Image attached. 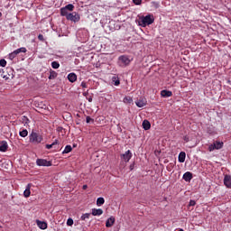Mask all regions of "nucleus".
Returning a JSON list of instances; mask_svg holds the SVG:
<instances>
[{"label": "nucleus", "instance_id": "obj_1", "mask_svg": "<svg viewBox=\"0 0 231 231\" xmlns=\"http://www.w3.org/2000/svg\"><path fill=\"white\" fill-rule=\"evenodd\" d=\"M44 137L37 132L32 131L29 135V142L34 143L35 145L42 143Z\"/></svg>", "mask_w": 231, "mask_h": 231}, {"label": "nucleus", "instance_id": "obj_2", "mask_svg": "<svg viewBox=\"0 0 231 231\" xmlns=\"http://www.w3.org/2000/svg\"><path fill=\"white\" fill-rule=\"evenodd\" d=\"M141 26L145 27L152 24L154 23V15L147 14L140 18Z\"/></svg>", "mask_w": 231, "mask_h": 231}, {"label": "nucleus", "instance_id": "obj_3", "mask_svg": "<svg viewBox=\"0 0 231 231\" xmlns=\"http://www.w3.org/2000/svg\"><path fill=\"white\" fill-rule=\"evenodd\" d=\"M224 143L219 141H215L212 144L208 146L209 152H212V151L223 149Z\"/></svg>", "mask_w": 231, "mask_h": 231}, {"label": "nucleus", "instance_id": "obj_4", "mask_svg": "<svg viewBox=\"0 0 231 231\" xmlns=\"http://www.w3.org/2000/svg\"><path fill=\"white\" fill-rule=\"evenodd\" d=\"M67 21H71L72 23H79L80 21V14L77 12H72L67 16Z\"/></svg>", "mask_w": 231, "mask_h": 231}, {"label": "nucleus", "instance_id": "obj_5", "mask_svg": "<svg viewBox=\"0 0 231 231\" xmlns=\"http://www.w3.org/2000/svg\"><path fill=\"white\" fill-rule=\"evenodd\" d=\"M131 158H133V152H131V150H127L125 153L121 154V161L125 162V163L129 162Z\"/></svg>", "mask_w": 231, "mask_h": 231}, {"label": "nucleus", "instance_id": "obj_6", "mask_svg": "<svg viewBox=\"0 0 231 231\" xmlns=\"http://www.w3.org/2000/svg\"><path fill=\"white\" fill-rule=\"evenodd\" d=\"M36 164L39 167H51V162L46 160V159H37Z\"/></svg>", "mask_w": 231, "mask_h": 231}, {"label": "nucleus", "instance_id": "obj_7", "mask_svg": "<svg viewBox=\"0 0 231 231\" xmlns=\"http://www.w3.org/2000/svg\"><path fill=\"white\" fill-rule=\"evenodd\" d=\"M119 62H122L123 66H129L131 64V60L128 56L122 55L118 58Z\"/></svg>", "mask_w": 231, "mask_h": 231}, {"label": "nucleus", "instance_id": "obj_8", "mask_svg": "<svg viewBox=\"0 0 231 231\" xmlns=\"http://www.w3.org/2000/svg\"><path fill=\"white\" fill-rule=\"evenodd\" d=\"M135 105L137 106V107H144V106H147V99L141 97L135 101Z\"/></svg>", "mask_w": 231, "mask_h": 231}, {"label": "nucleus", "instance_id": "obj_9", "mask_svg": "<svg viewBox=\"0 0 231 231\" xmlns=\"http://www.w3.org/2000/svg\"><path fill=\"white\" fill-rule=\"evenodd\" d=\"M224 185L226 187V189H231V175H225Z\"/></svg>", "mask_w": 231, "mask_h": 231}, {"label": "nucleus", "instance_id": "obj_10", "mask_svg": "<svg viewBox=\"0 0 231 231\" xmlns=\"http://www.w3.org/2000/svg\"><path fill=\"white\" fill-rule=\"evenodd\" d=\"M6 151H8V143L2 141L0 143V152H6Z\"/></svg>", "mask_w": 231, "mask_h": 231}, {"label": "nucleus", "instance_id": "obj_11", "mask_svg": "<svg viewBox=\"0 0 231 231\" xmlns=\"http://www.w3.org/2000/svg\"><path fill=\"white\" fill-rule=\"evenodd\" d=\"M113 225H115V217H110L106 222V228H111Z\"/></svg>", "mask_w": 231, "mask_h": 231}, {"label": "nucleus", "instance_id": "obj_12", "mask_svg": "<svg viewBox=\"0 0 231 231\" xmlns=\"http://www.w3.org/2000/svg\"><path fill=\"white\" fill-rule=\"evenodd\" d=\"M172 96V91L170 90H162L161 91V97L163 98H169V97Z\"/></svg>", "mask_w": 231, "mask_h": 231}, {"label": "nucleus", "instance_id": "obj_13", "mask_svg": "<svg viewBox=\"0 0 231 231\" xmlns=\"http://www.w3.org/2000/svg\"><path fill=\"white\" fill-rule=\"evenodd\" d=\"M37 225L41 230H46L48 228V224L46 222L37 220Z\"/></svg>", "mask_w": 231, "mask_h": 231}, {"label": "nucleus", "instance_id": "obj_14", "mask_svg": "<svg viewBox=\"0 0 231 231\" xmlns=\"http://www.w3.org/2000/svg\"><path fill=\"white\" fill-rule=\"evenodd\" d=\"M182 178L184 181H190L192 180V173L190 171H187L183 174Z\"/></svg>", "mask_w": 231, "mask_h": 231}, {"label": "nucleus", "instance_id": "obj_15", "mask_svg": "<svg viewBox=\"0 0 231 231\" xmlns=\"http://www.w3.org/2000/svg\"><path fill=\"white\" fill-rule=\"evenodd\" d=\"M30 189H32V184H28L26 186V189L23 191L24 198H30V195L32 194V191H30Z\"/></svg>", "mask_w": 231, "mask_h": 231}, {"label": "nucleus", "instance_id": "obj_16", "mask_svg": "<svg viewBox=\"0 0 231 231\" xmlns=\"http://www.w3.org/2000/svg\"><path fill=\"white\" fill-rule=\"evenodd\" d=\"M71 13H69V11L68 9H66V7H62L60 9V15H62V17H66V19H68V16Z\"/></svg>", "mask_w": 231, "mask_h": 231}, {"label": "nucleus", "instance_id": "obj_17", "mask_svg": "<svg viewBox=\"0 0 231 231\" xmlns=\"http://www.w3.org/2000/svg\"><path fill=\"white\" fill-rule=\"evenodd\" d=\"M68 80L71 83L77 82V74L71 72L68 75Z\"/></svg>", "mask_w": 231, "mask_h": 231}, {"label": "nucleus", "instance_id": "obj_18", "mask_svg": "<svg viewBox=\"0 0 231 231\" xmlns=\"http://www.w3.org/2000/svg\"><path fill=\"white\" fill-rule=\"evenodd\" d=\"M185 158H187V153H185V152H180L179 153V162H180V163H184L185 162Z\"/></svg>", "mask_w": 231, "mask_h": 231}, {"label": "nucleus", "instance_id": "obj_19", "mask_svg": "<svg viewBox=\"0 0 231 231\" xmlns=\"http://www.w3.org/2000/svg\"><path fill=\"white\" fill-rule=\"evenodd\" d=\"M104 214V210L102 208H93L92 209V216H102Z\"/></svg>", "mask_w": 231, "mask_h": 231}, {"label": "nucleus", "instance_id": "obj_20", "mask_svg": "<svg viewBox=\"0 0 231 231\" xmlns=\"http://www.w3.org/2000/svg\"><path fill=\"white\" fill-rule=\"evenodd\" d=\"M143 128L144 129V131H149V129H151V122H149L148 120H143Z\"/></svg>", "mask_w": 231, "mask_h": 231}, {"label": "nucleus", "instance_id": "obj_21", "mask_svg": "<svg viewBox=\"0 0 231 231\" xmlns=\"http://www.w3.org/2000/svg\"><path fill=\"white\" fill-rule=\"evenodd\" d=\"M57 76H58L57 72L55 70L51 69L49 79L53 80V79H57Z\"/></svg>", "mask_w": 231, "mask_h": 231}, {"label": "nucleus", "instance_id": "obj_22", "mask_svg": "<svg viewBox=\"0 0 231 231\" xmlns=\"http://www.w3.org/2000/svg\"><path fill=\"white\" fill-rule=\"evenodd\" d=\"M71 151H73V148L71 147V145L68 144L66 145L64 151L62 152V154H68L71 152Z\"/></svg>", "mask_w": 231, "mask_h": 231}, {"label": "nucleus", "instance_id": "obj_23", "mask_svg": "<svg viewBox=\"0 0 231 231\" xmlns=\"http://www.w3.org/2000/svg\"><path fill=\"white\" fill-rule=\"evenodd\" d=\"M106 203V199L104 198L100 197L97 199V207H102Z\"/></svg>", "mask_w": 231, "mask_h": 231}, {"label": "nucleus", "instance_id": "obj_24", "mask_svg": "<svg viewBox=\"0 0 231 231\" xmlns=\"http://www.w3.org/2000/svg\"><path fill=\"white\" fill-rule=\"evenodd\" d=\"M27 50L24 47L19 48L17 50L14 51V53H16V55H19V53H26Z\"/></svg>", "mask_w": 231, "mask_h": 231}, {"label": "nucleus", "instance_id": "obj_25", "mask_svg": "<svg viewBox=\"0 0 231 231\" xmlns=\"http://www.w3.org/2000/svg\"><path fill=\"white\" fill-rule=\"evenodd\" d=\"M19 134L22 136V138H26V136H28V130L23 129L19 132Z\"/></svg>", "mask_w": 231, "mask_h": 231}, {"label": "nucleus", "instance_id": "obj_26", "mask_svg": "<svg viewBox=\"0 0 231 231\" xmlns=\"http://www.w3.org/2000/svg\"><path fill=\"white\" fill-rule=\"evenodd\" d=\"M54 145H59V140H55L51 144H46V149H51Z\"/></svg>", "mask_w": 231, "mask_h": 231}, {"label": "nucleus", "instance_id": "obj_27", "mask_svg": "<svg viewBox=\"0 0 231 231\" xmlns=\"http://www.w3.org/2000/svg\"><path fill=\"white\" fill-rule=\"evenodd\" d=\"M51 68H53V69H59V68H60V64L58 61H52Z\"/></svg>", "mask_w": 231, "mask_h": 231}, {"label": "nucleus", "instance_id": "obj_28", "mask_svg": "<svg viewBox=\"0 0 231 231\" xmlns=\"http://www.w3.org/2000/svg\"><path fill=\"white\" fill-rule=\"evenodd\" d=\"M64 8H66L69 12H73V10H75V5L69 4Z\"/></svg>", "mask_w": 231, "mask_h": 231}, {"label": "nucleus", "instance_id": "obj_29", "mask_svg": "<svg viewBox=\"0 0 231 231\" xmlns=\"http://www.w3.org/2000/svg\"><path fill=\"white\" fill-rule=\"evenodd\" d=\"M123 102L125 104H131L133 102V98H131L130 97H125L124 99H123Z\"/></svg>", "mask_w": 231, "mask_h": 231}, {"label": "nucleus", "instance_id": "obj_30", "mask_svg": "<svg viewBox=\"0 0 231 231\" xmlns=\"http://www.w3.org/2000/svg\"><path fill=\"white\" fill-rule=\"evenodd\" d=\"M90 216H91V214H89V213L83 214L81 216V221H86V219H89Z\"/></svg>", "mask_w": 231, "mask_h": 231}, {"label": "nucleus", "instance_id": "obj_31", "mask_svg": "<svg viewBox=\"0 0 231 231\" xmlns=\"http://www.w3.org/2000/svg\"><path fill=\"white\" fill-rule=\"evenodd\" d=\"M0 66L2 68H5L6 67V61H5V59L0 60Z\"/></svg>", "mask_w": 231, "mask_h": 231}, {"label": "nucleus", "instance_id": "obj_32", "mask_svg": "<svg viewBox=\"0 0 231 231\" xmlns=\"http://www.w3.org/2000/svg\"><path fill=\"white\" fill-rule=\"evenodd\" d=\"M67 226H73V218H68Z\"/></svg>", "mask_w": 231, "mask_h": 231}, {"label": "nucleus", "instance_id": "obj_33", "mask_svg": "<svg viewBox=\"0 0 231 231\" xmlns=\"http://www.w3.org/2000/svg\"><path fill=\"white\" fill-rule=\"evenodd\" d=\"M86 122H87V124H89L90 122H95V120L93 118H91V116H88L86 117Z\"/></svg>", "mask_w": 231, "mask_h": 231}, {"label": "nucleus", "instance_id": "obj_34", "mask_svg": "<svg viewBox=\"0 0 231 231\" xmlns=\"http://www.w3.org/2000/svg\"><path fill=\"white\" fill-rule=\"evenodd\" d=\"M22 120H23V122L24 123V124H28V122H30V119H28V117H26V116H23V118H22Z\"/></svg>", "mask_w": 231, "mask_h": 231}, {"label": "nucleus", "instance_id": "obj_35", "mask_svg": "<svg viewBox=\"0 0 231 231\" xmlns=\"http://www.w3.org/2000/svg\"><path fill=\"white\" fill-rule=\"evenodd\" d=\"M15 57H17V53H15V51H14L10 54V58H11V59H15Z\"/></svg>", "mask_w": 231, "mask_h": 231}, {"label": "nucleus", "instance_id": "obj_36", "mask_svg": "<svg viewBox=\"0 0 231 231\" xmlns=\"http://www.w3.org/2000/svg\"><path fill=\"white\" fill-rule=\"evenodd\" d=\"M196 206V200H189V207H195Z\"/></svg>", "mask_w": 231, "mask_h": 231}, {"label": "nucleus", "instance_id": "obj_37", "mask_svg": "<svg viewBox=\"0 0 231 231\" xmlns=\"http://www.w3.org/2000/svg\"><path fill=\"white\" fill-rule=\"evenodd\" d=\"M113 81L115 82L114 83L115 86H120V79H116V80L114 79Z\"/></svg>", "mask_w": 231, "mask_h": 231}, {"label": "nucleus", "instance_id": "obj_38", "mask_svg": "<svg viewBox=\"0 0 231 231\" xmlns=\"http://www.w3.org/2000/svg\"><path fill=\"white\" fill-rule=\"evenodd\" d=\"M81 88H88V83H86V81H82L81 82Z\"/></svg>", "mask_w": 231, "mask_h": 231}, {"label": "nucleus", "instance_id": "obj_39", "mask_svg": "<svg viewBox=\"0 0 231 231\" xmlns=\"http://www.w3.org/2000/svg\"><path fill=\"white\" fill-rule=\"evenodd\" d=\"M62 131H64V128L62 126H58L57 127V132L58 133H62Z\"/></svg>", "mask_w": 231, "mask_h": 231}, {"label": "nucleus", "instance_id": "obj_40", "mask_svg": "<svg viewBox=\"0 0 231 231\" xmlns=\"http://www.w3.org/2000/svg\"><path fill=\"white\" fill-rule=\"evenodd\" d=\"M135 5H142V0H133Z\"/></svg>", "mask_w": 231, "mask_h": 231}, {"label": "nucleus", "instance_id": "obj_41", "mask_svg": "<svg viewBox=\"0 0 231 231\" xmlns=\"http://www.w3.org/2000/svg\"><path fill=\"white\" fill-rule=\"evenodd\" d=\"M38 39H39V41L44 42V36L42 34H39Z\"/></svg>", "mask_w": 231, "mask_h": 231}, {"label": "nucleus", "instance_id": "obj_42", "mask_svg": "<svg viewBox=\"0 0 231 231\" xmlns=\"http://www.w3.org/2000/svg\"><path fill=\"white\" fill-rule=\"evenodd\" d=\"M87 100H88V102H93V97H87Z\"/></svg>", "mask_w": 231, "mask_h": 231}, {"label": "nucleus", "instance_id": "obj_43", "mask_svg": "<svg viewBox=\"0 0 231 231\" xmlns=\"http://www.w3.org/2000/svg\"><path fill=\"white\" fill-rule=\"evenodd\" d=\"M153 5H155V8H159L160 7V4L159 3L153 2Z\"/></svg>", "mask_w": 231, "mask_h": 231}, {"label": "nucleus", "instance_id": "obj_44", "mask_svg": "<svg viewBox=\"0 0 231 231\" xmlns=\"http://www.w3.org/2000/svg\"><path fill=\"white\" fill-rule=\"evenodd\" d=\"M88 91L83 93V96L86 97V98H88Z\"/></svg>", "mask_w": 231, "mask_h": 231}, {"label": "nucleus", "instance_id": "obj_45", "mask_svg": "<svg viewBox=\"0 0 231 231\" xmlns=\"http://www.w3.org/2000/svg\"><path fill=\"white\" fill-rule=\"evenodd\" d=\"M133 169H134V164L130 165V171H133Z\"/></svg>", "mask_w": 231, "mask_h": 231}, {"label": "nucleus", "instance_id": "obj_46", "mask_svg": "<svg viewBox=\"0 0 231 231\" xmlns=\"http://www.w3.org/2000/svg\"><path fill=\"white\" fill-rule=\"evenodd\" d=\"M82 189H83V190H86L88 189V185H86V184L83 185Z\"/></svg>", "mask_w": 231, "mask_h": 231}, {"label": "nucleus", "instance_id": "obj_47", "mask_svg": "<svg viewBox=\"0 0 231 231\" xmlns=\"http://www.w3.org/2000/svg\"><path fill=\"white\" fill-rule=\"evenodd\" d=\"M2 15H3V14H2V13H0V17H2Z\"/></svg>", "mask_w": 231, "mask_h": 231}, {"label": "nucleus", "instance_id": "obj_48", "mask_svg": "<svg viewBox=\"0 0 231 231\" xmlns=\"http://www.w3.org/2000/svg\"><path fill=\"white\" fill-rule=\"evenodd\" d=\"M179 231H185V230H183V229H179Z\"/></svg>", "mask_w": 231, "mask_h": 231}, {"label": "nucleus", "instance_id": "obj_49", "mask_svg": "<svg viewBox=\"0 0 231 231\" xmlns=\"http://www.w3.org/2000/svg\"><path fill=\"white\" fill-rule=\"evenodd\" d=\"M185 141L188 142L187 137L185 138Z\"/></svg>", "mask_w": 231, "mask_h": 231}]
</instances>
